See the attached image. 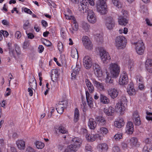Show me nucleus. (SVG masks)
I'll return each instance as SVG.
<instances>
[{
    "label": "nucleus",
    "mask_w": 152,
    "mask_h": 152,
    "mask_svg": "<svg viewBox=\"0 0 152 152\" xmlns=\"http://www.w3.org/2000/svg\"><path fill=\"white\" fill-rule=\"evenodd\" d=\"M87 2L82 0L79 4V11L81 14H84L87 12V18L88 21L91 23H95L96 21V18L94 12L91 10H87L86 8Z\"/></svg>",
    "instance_id": "nucleus-1"
},
{
    "label": "nucleus",
    "mask_w": 152,
    "mask_h": 152,
    "mask_svg": "<svg viewBox=\"0 0 152 152\" xmlns=\"http://www.w3.org/2000/svg\"><path fill=\"white\" fill-rule=\"evenodd\" d=\"M109 69L112 76L114 78H117L118 76L120 67L117 63H111L109 65Z\"/></svg>",
    "instance_id": "nucleus-2"
},
{
    "label": "nucleus",
    "mask_w": 152,
    "mask_h": 152,
    "mask_svg": "<svg viewBox=\"0 0 152 152\" xmlns=\"http://www.w3.org/2000/svg\"><path fill=\"white\" fill-rule=\"evenodd\" d=\"M131 42L132 44L135 45L136 50L137 54L140 55H142L143 54L145 47L142 40L136 42L132 41Z\"/></svg>",
    "instance_id": "nucleus-3"
},
{
    "label": "nucleus",
    "mask_w": 152,
    "mask_h": 152,
    "mask_svg": "<svg viewBox=\"0 0 152 152\" xmlns=\"http://www.w3.org/2000/svg\"><path fill=\"white\" fill-rule=\"evenodd\" d=\"M122 15L118 18L119 24L122 26H125L128 23V16L127 11L123 10L122 11Z\"/></svg>",
    "instance_id": "nucleus-4"
},
{
    "label": "nucleus",
    "mask_w": 152,
    "mask_h": 152,
    "mask_svg": "<svg viewBox=\"0 0 152 152\" xmlns=\"http://www.w3.org/2000/svg\"><path fill=\"white\" fill-rule=\"evenodd\" d=\"M99 54L101 59L104 63L108 62L110 59L111 58L109 54L104 50L100 49Z\"/></svg>",
    "instance_id": "nucleus-5"
},
{
    "label": "nucleus",
    "mask_w": 152,
    "mask_h": 152,
    "mask_svg": "<svg viewBox=\"0 0 152 152\" xmlns=\"http://www.w3.org/2000/svg\"><path fill=\"white\" fill-rule=\"evenodd\" d=\"M126 39H116L115 45L118 49H123L126 47Z\"/></svg>",
    "instance_id": "nucleus-6"
},
{
    "label": "nucleus",
    "mask_w": 152,
    "mask_h": 152,
    "mask_svg": "<svg viewBox=\"0 0 152 152\" xmlns=\"http://www.w3.org/2000/svg\"><path fill=\"white\" fill-rule=\"evenodd\" d=\"M128 81V78L127 73L125 72H123L121 74L119 83L121 85H125L126 84Z\"/></svg>",
    "instance_id": "nucleus-7"
},
{
    "label": "nucleus",
    "mask_w": 152,
    "mask_h": 152,
    "mask_svg": "<svg viewBox=\"0 0 152 152\" xmlns=\"http://www.w3.org/2000/svg\"><path fill=\"white\" fill-rule=\"evenodd\" d=\"M83 65L86 69H89L92 65V61L91 58L88 56H85L83 59Z\"/></svg>",
    "instance_id": "nucleus-8"
},
{
    "label": "nucleus",
    "mask_w": 152,
    "mask_h": 152,
    "mask_svg": "<svg viewBox=\"0 0 152 152\" xmlns=\"http://www.w3.org/2000/svg\"><path fill=\"white\" fill-rule=\"evenodd\" d=\"M68 104L66 101H64L58 104L56 108L58 113L60 114H62L64 111V108L66 107V105Z\"/></svg>",
    "instance_id": "nucleus-9"
},
{
    "label": "nucleus",
    "mask_w": 152,
    "mask_h": 152,
    "mask_svg": "<svg viewBox=\"0 0 152 152\" xmlns=\"http://www.w3.org/2000/svg\"><path fill=\"white\" fill-rule=\"evenodd\" d=\"M105 25L108 29H112L115 26V25L113 18L111 17L107 18L105 20Z\"/></svg>",
    "instance_id": "nucleus-10"
},
{
    "label": "nucleus",
    "mask_w": 152,
    "mask_h": 152,
    "mask_svg": "<svg viewBox=\"0 0 152 152\" xmlns=\"http://www.w3.org/2000/svg\"><path fill=\"white\" fill-rule=\"evenodd\" d=\"M108 94L112 99L116 98L118 95V91L116 88H110L107 90Z\"/></svg>",
    "instance_id": "nucleus-11"
},
{
    "label": "nucleus",
    "mask_w": 152,
    "mask_h": 152,
    "mask_svg": "<svg viewBox=\"0 0 152 152\" xmlns=\"http://www.w3.org/2000/svg\"><path fill=\"white\" fill-rule=\"evenodd\" d=\"M107 5L106 4H100V3H97L96 8L97 11L102 15L106 14L107 12Z\"/></svg>",
    "instance_id": "nucleus-12"
},
{
    "label": "nucleus",
    "mask_w": 152,
    "mask_h": 152,
    "mask_svg": "<svg viewBox=\"0 0 152 152\" xmlns=\"http://www.w3.org/2000/svg\"><path fill=\"white\" fill-rule=\"evenodd\" d=\"M132 119L133 122L136 126H139L141 124V121L138 113L137 111L134 112L132 114Z\"/></svg>",
    "instance_id": "nucleus-13"
},
{
    "label": "nucleus",
    "mask_w": 152,
    "mask_h": 152,
    "mask_svg": "<svg viewBox=\"0 0 152 152\" xmlns=\"http://www.w3.org/2000/svg\"><path fill=\"white\" fill-rule=\"evenodd\" d=\"M91 134H86V138L88 141L92 142L95 140L97 138H99V140L101 139V137L99 134H93V132H91Z\"/></svg>",
    "instance_id": "nucleus-14"
},
{
    "label": "nucleus",
    "mask_w": 152,
    "mask_h": 152,
    "mask_svg": "<svg viewBox=\"0 0 152 152\" xmlns=\"http://www.w3.org/2000/svg\"><path fill=\"white\" fill-rule=\"evenodd\" d=\"M83 44L86 49L91 50L93 48V44L90 39H82Z\"/></svg>",
    "instance_id": "nucleus-15"
},
{
    "label": "nucleus",
    "mask_w": 152,
    "mask_h": 152,
    "mask_svg": "<svg viewBox=\"0 0 152 152\" xmlns=\"http://www.w3.org/2000/svg\"><path fill=\"white\" fill-rule=\"evenodd\" d=\"M126 132L128 134H132L134 131V125L131 121H128L125 128Z\"/></svg>",
    "instance_id": "nucleus-16"
},
{
    "label": "nucleus",
    "mask_w": 152,
    "mask_h": 152,
    "mask_svg": "<svg viewBox=\"0 0 152 152\" xmlns=\"http://www.w3.org/2000/svg\"><path fill=\"white\" fill-rule=\"evenodd\" d=\"M86 99L88 106L90 107H93L94 104V100L91 95L89 92L86 91Z\"/></svg>",
    "instance_id": "nucleus-17"
},
{
    "label": "nucleus",
    "mask_w": 152,
    "mask_h": 152,
    "mask_svg": "<svg viewBox=\"0 0 152 152\" xmlns=\"http://www.w3.org/2000/svg\"><path fill=\"white\" fill-rule=\"evenodd\" d=\"M74 66H72V67H73V69L72 72L71 73L72 79H75L76 77V75L79 72L80 70V66L78 64H76V67L74 68Z\"/></svg>",
    "instance_id": "nucleus-18"
},
{
    "label": "nucleus",
    "mask_w": 152,
    "mask_h": 152,
    "mask_svg": "<svg viewBox=\"0 0 152 152\" xmlns=\"http://www.w3.org/2000/svg\"><path fill=\"white\" fill-rule=\"evenodd\" d=\"M73 23L72 27L69 28L70 32L72 34L75 33L78 29V24L76 20L72 21Z\"/></svg>",
    "instance_id": "nucleus-19"
},
{
    "label": "nucleus",
    "mask_w": 152,
    "mask_h": 152,
    "mask_svg": "<svg viewBox=\"0 0 152 152\" xmlns=\"http://www.w3.org/2000/svg\"><path fill=\"white\" fill-rule=\"evenodd\" d=\"M127 91L130 95H135V91L132 83H130L129 84L127 89Z\"/></svg>",
    "instance_id": "nucleus-20"
},
{
    "label": "nucleus",
    "mask_w": 152,
    "mask_h": 152,
    "mask_svg": "<svg viewBox=\"0 0 152 152\" xmlns=\"http://www.w3.org/2000/svg\"><path fill=\"white\" fill-rule=\"evenodd\" d=\"M145 66L148 72L152 73V60L151 59H148L146 60Z\"/></svg>",
    "instance_id": "nucleus-21"
},
{
    "label": "nucleus",
    "mask_w": 152,
    "mask_h": 152,
    "mask_svg": "<svg viewBox=\"0 0 152 152\" xmlns=\"http://www.w3.org/2000/svg\"><path fill=\"white\" fill-rule=\"evenodd\" d=\"M115 108L117 111L120 112V113H122L125 110V107L121 102L117 103L115 106Z\"/></svg>",
    "instance_id": "nucleus-22"
},
{
    "label": "nucleus",
    "mask_w": 152,
    "mask_h": 152,
    "mask_svg": "<svg viewBox=\"0 0 152 152\" xmlns=\"http://www.w3.org/2000/svg\"><path fill=\"white\" fill-rule=\"evenodd\" d=\"M72 141L73 144L80 147L81 145L83 140L80 138L76 137L72 139Z\"/></svg>",
    "instance_id": "nucleus-23"
},
{
    "label": "nucleus",
    "mask_w": 152,
    "mask_h": 152,
    "mask_svg": "<svg viewBox=\"0 0 152 152\" xmlns=\"http://www.w3.org/2000/svg\"><path fill=\"white\" fill-rule=\"evenodd\" d=\"M115 111L114 108L110 106L107 108L104 109V112L107 115H112Z\"/></svg>",
    "instance_id": "nucleus-24"
},
{
    "label": "nucleus",
    "mask_w": 152,
    "mask_h": 152,
    "mask_svg": "<svg viewBox=\"0 0 152 152\" xmlns=\"http://www.w3.org/2000/svg\"><path fill=\"white\" fill-rule=\"evenodd\" d=\"M93 83L94 86L99 90L102 91L104 90V86L103 83L98 82L94 79L93 80Z\"/></svg>",
    "instance_id": "nucleus-25"
},
{
    "label": "nucleus",
    "mask_w": 152,
    "mask_h": 152,
    "mask_svg": "<svg viewBox=\"0 0 152 152\" xmlns=\"http://www.w3.org/2000/svg\"><path fill=\"white\" fill-rule=\"evenodd\" d=\"M88 125L90 129H94L96 126L97 124L94 119L91 118L89 120Z\"/></svg>",
    "instance_id": "nucleus-26"
},
{
    "label": "nucleus",
    "mask_w": 152,
    "mask_h": 152,
    "mask_svg": "<svg viewBox=\"0 0 152 152\" xmlns=\"http://www.w3.org/2000/svg\"><path fill=\"white\" fill-rule=\"evenodd\" d=\"M99 99L101 103L104 104H108L110 102L109 98L104 95L100 94Z\"/></svg>",
    "instance_id": "nucleus-27"
},
{
    "label": "nucleus",
    "mask_w": 152,
    "mask_h": 152,
    "mask_svg": "<svg viewBox=\"0 0 152 152\" xmlns=\"http://www.w3.org/2000/svg\"><path fill=\"white\" fill-rule=\"evenodd\" d=\"M124 124V122L123 119L122 118H120L117 121H115L114 123V126L118 128H121L122 126H123Z\"/></svg>",
    "instance_id": "nucleus-28"
},
{
    "label": "nucleus",
    "mask_w": 152,
    "mask_h": 152,
    "mask_svg": "<svg viewBox=\"0 0 152 152\" xmlns=\"http://www.w3.org/2000/svg\"><path fill=\"white\" fill-rule=\"evenodd\" d=\"M86 83L88 89L90 93H92L94 91V88L92 83L88 79L86 80Z\"/></svg>",
    "instance_id": "nucleus-29"
},
{
    "label": "nucleus",
    "mask_w": 152,
    "mask_h": 152,
    "mask_svg": "<svg viewBox=\"0 0 152 152\" xmlns=\"http://www.w3.org/2000/svg\"><path fill=\"white\" fill-rule=\"evenodd\" d=\"M129 143L132 148L135 146H138L139 145L137 139L135 137L131 138L130 139Z\"/></svg>",
    "instance_id": "nucleus-30"
},
{
    "label": "nucleus",
    "mask_w": 152,
    "mask_h": 152,
    "mask_svg": "<svg viewBox=\"0 0 152 152\" xmlns=\"http://www.w3.org/2000/svg\"><path fill=\"white\" fill-rule=\"evenodd\" d=\"M16 144L18 148L20 150H23L25 148V142L22 140H18L16 142Z\"/></svg>",
    "instance_id": "nucleus-31"
},
{
    "label": "nucleus",
    "mask_w": 152,
    "mask_h": 152,
    "mask_svg": "<svg viewBox=\"0 0 152 152\" xmlns=\"http://www.w3.org/2000/svg\"><path fill=\"white\" fill-rule=\"evenodd\" d=\"M98 147L99 149H100L103 152H106L108 149L107 145L105 143H102L99 144Z\"/></svg>",
    "instance_id": "nucleus-32"
},
{
    "label": "nucleus",
    "mask_w": 152,
    "mask_h": 152,
    "mask_svg": "<svg viewBox=\"0 0 152 152\" xmlns=\"http://www.w3.org/2000/svg\"><path fill=\"white\" fill-rule=\"evenodd\" d=\"M143 152H152V144L147 143L144 147Z\"/></svg>",
    "instance_id": "nucleus-33"
},
{
    "label": "nucleus",
    "mask_w": 152,
    "mask_h": 152,
    "mask_svg": "<svg viewBox=\"0 0 152 152\" xmlns=\"http://www.w3.org/2000/svg\"><path fill=\"white\" fill-rule=\"evenodd\" d=\"M96 121H97L99 124L101 125L105 124L106 123L104 118L102 117L98 116L96 118Z\"/></svg>",
    "instance_id": "nucleus-34"
},
{
    "label": "nucleus",
    "mask_w": 152,
    "mask_h": 152,
    "mask_svg": "<svg viewBox=\"0 0 152 152\" xmlns=\"http://www.w3.org/2000/svg\"><path fill=\"white\" fill-rule=\"evenodd\" d=\"M74 121L76 123L79 120L80 113L78 109L76 108L74 112Z\"/></svg>",
    "instance_id": "nucleus-35"
},
{
    "label": "nucleus",
    "mask_w": 152,
    "mask_h": 152,
    "mask_svg": "<svg viewBox=\"0 0 152 152\" xmlns=\"http://www.w3.org/2000/svg\"><path fill=\"white\" fill-rule=\"evenodd\" d=\"M67 148V149H69L72 152H75L77 150L79 147L73 144L69 145Z\"/></svg>",
    "instance_id": "nucleus-36"
},
{
    "label": "nucleus",
    "mask_w": 152,
    "mask_h": 152,
    "mask_svg": "<svg viewBox=\"0 0 152 152\" xmlns=\"http://www.w3.org/2000/svg\"><path fill=\"white\" fill-rule=\"evenodd\" d=\"M37 148L38 149H42L45 146V144L42 142L39 141H36L35 143Z\"/></svg>",
    "instance_id": "nucleus-37"
},
{
    "label": "nucleus",
    "mask_w": 152,
    "mask_h": 152,
    "mask_svg": "<svg viewBox=\"0 0 152 152\" xmlns=\"http://www.w3.org/2000/svg\"><path fill=\"white\" fill-rule=\"evenodd\" d=\"M59 132L63 134H67L68 131L66 129L63 125H61L58 127Z\"/></svg>",
    "instance_id": "nucleus-38"
},
{
    "label": "nucleus",
    "mask_w": 152,
    "mask_h": 152,
    "mask_svg": "<svg viewBox=\"0 0 152 152\" xmlns=\"http://www.w3.org/2000/svg\"><path fill=\"white\" fill-rule=\"evenodd\" d=\"M71 56L73 58L78 57L77 50L75 48H73L71 50Z\"/></svg>",
    "instance_id": "nucleus-39"
},
{
    "label": "nucleus",
    "mask_w": 152,
    "mask_h": 152,
    "mask_svg": "<svg viewBox=\"0 0 152 152\" xmlns=\"http://www.w3.org/2000/svg\"><path fill=\"white\" fill-rule=\"evenodd\" d=\"M81 25L82 28L86 31H88L90 28V26L88 23L84 21L82 22Z\"/></svg>",
    "instance_id": "nucleus-40"
},
{
    "label": "nucleus",
    "mask_w": 152,
    "mask_h": 152,
    "mask_svg": "<svg viewBox=\"0 0 152 152\" xmlns=\"http://www.w3.org/2000/svg\"><path fill=\"white\" fill-rule=\"evenodd\" d=\"M112 2L114 5L118 8H120L122 7V4L120 1V0H112Z\"/></svg>",
    "instance_id": "nucleus-41"
},
{
    "label": "nucleus",
    "mask_w": 152,
    "mask_h": 152,
    "mask_svg": "<svg viewBox=\"0 0 152 152\" xmlns=\"http://www.w3.org/2000/svg\"><path fill=\"white\" fill-rule=\"evenodd\" d=\"M7 46L8 49L9 50V53L11 56H14V51L12 48V43L10 42L8 43Z\"/></svg>",
    "instance_id": "nucleus-42"
},
{
    "label": "nucleus",
    "mask_w": 152,
    "mask_h": 152,
    "mask_svg": "<svg viewBox=\"0 0 152 152\" xmlns=\"http://www.w3.org/2000/svg\"><path fill=\"white\" fill-rule=\"evenodd\" d=\"M135 79L137 84H140L143 83V78L140 75H137Z\"/></svg>",
    "instance_id": "nucleus-43"
},
{
    "label": "nucleus",
    "mask_w": 152,
    "mask_h": 152,
    "mask_svg": "<svg viewBox=\"0 0 152 152\" xmlns=\"http://www.w3.org/2000/svg\"><path fill=\"white\" fill-rule=\"evenodd\" d=\"M108 132V130L106 128L102 127L100 128V133L103 136L106 135Z\"/></svg>",
    "instance_id": "nucleus-44"
},
{
    "label": "nucleus",
    "mask_w": 152,
    "mask_h": 152,
    "mask_svg": "<svg viewBox=\"0 0 152 152\" xmlns=\"http://www.w3.org/2000/svg\"><path fill=\"white\" fill-rule=\"evenodd\" d=\"M94 72L96 75L98 77H101L102 76V71L101 68L94 70Z\"/></svg>",
    "instance_id": "nucleus-45"
},
{
    "label": "nucleus",
    "mask_w": 152,
    "mask_h": 152,
    "mask_svg": "<svg viewBox=\"0 0 152 152\" xmlns=\"http://www.w3.org/2000/svg\"><path fill=\"white\" fill-rule=\"evenodd\" d=\"M29 84L31 87H33L34 85L37 86V83L34 77H33L30 79Z\"/></svg>",
    "instance_id": "nucleus-46"
},
{
    "label": "nucleus",
    "mask_w": 152,
    "mask_h": 152,
    "mask_svg": "<svg viewBox=\"0 0 152 152\" xmlns=\"http://www.w3.org/2000/svg\"><path fill=\"white\" fill-rule=\"evenodd\" d=\"M2 34L4 37H7L9 35V34L7 31L1 30L0 31V38L1 37L2 38Z\"/></svg>",
    "instance_id": "nucleus-47"
},
{
    "label": "nucleus",
    "mask_w": 152,
    "mask_h": 152,
    "mask_svg": "<svg viewBox=\"0 0 152 152\" xmlns=\"http://www.w3.org/2000/svg\"><path fill=\"white\" fill-rule=\"evenodd\" d=\"M105 81L106 83L113 85V80L112 79L111 77L108 76L107 74V77L105 79Z\"/></svg>",
    "instance_id": "nucleus-48"
},
{
    "label": "nucleus",
    "mask_w": 152,
    "mask_h": 152,
    "mask_svg": "<svg viewBox=\"0 0 152 152\" xmlns=\"http://www.w3.org/2000/svg\"><path fill=\"white\" fill-rule=\"evenodd\" d=\"M43 39L42 40V42L43 44L47 46H49L51 45V42L46 39Z\"/></svg>",
    "instance_id": "nucleus-49"
},
{
    "label": "nucleus",
    "mask_w": 152,
    "mask_h": 152,
    "mask_svg": "<svg viewBox=\"0 0 152 152\" xmlns=\"http://www.w3.org/2000/svg\"><path fill=\"white\" fill-rule=\"evenodd\" d=\"M147 116L146 117V119L148 121H152V113H150L148 111L146 112Z\"/></svg>",
    "instance_id": "nucleus-50"
},
{
    "label": "nucleus",
    "mask_w": 152,
    "mask_h": 152,
    "mask_svg": "<svg viewBox=\"0 0 152 152\" xmlns=\"http://www.w3.org/2000/svg\"><path fill=\"white\" fill-rule=\"evenodd\" d=\"M134 64L133 61L130 60L129 61L128 67L129 70L131 71L134 67Z\"/></svg>",
    "instance_id": "nucleus-51"
},
{
    "label": "nucleus",
    "mask_w": 152,
    "mask_h": 152,
    "mask_svg": "<svg viewBox=\"0 0 152 152\" xmlns=\"http://www.w3.org/2000/svg\"><path fill=\"white\" fill-rule=\"evenodd\" d=\"M114 138L116 141L119 140L122 138V134L121 133H117L114 136Z\"/></svg>",
    "instance_id": "nucleus-52"
},
{
    "label": "nucleus",
    "mask_w": 152,
    "mask_h": 152,
    "mask_svg": "<svg viewBox=\"0 0 152 152\" xmlns=\"http://www.w3.org/2000/svg\"><path fill=\"white\" fill-rule=\"evenodd\" d=\"M58 49L60 53H61L63 51V45L61 42H59L58 44Z\"/></svg>",
    "instance_id": "nucleus-53"
},
{
    "label": "nucleus",
    "mask_w": 152,
    "mask_h": 152,
    "mask_svg": "<svg viewBox=\"0 0 152 152\" xmlns=\"http://www.w3.org/2000/svg\"><path fill=\"white\" fill-rule=\"evenodd\" d=\"M83 101V100H82ZM83 105L81 104V108L83 110L84 112H86V103L84 102H83L82 101Z\"/></svg>",
    "instance_id": "nucleus-54"
},
{
    "label": "nucleus",
    "mask_w": 152,
    "mask_h": 152,
    "mask_svg": "<svg viewBox=\"0 0 152 152\" xmlns=\"http://www.w3.org/2000/svg\"><path fill=\"white\" fill-rule=\"evenodd\" d=\"M15 50L18 55H19L20 54V47L17 44H15L14 45Z\"/></svg>",
    "instance_id": "nucleus-55"
},
{
    "label": "nucleus",
    "mask_w": 152,
    "mask_h": 152,
    "mask_svg": "<svg viewBox=\"0 0 152 152\" xmlns=\"http://www.w3.org/2000/svg\"><path fill=\"white\" fill-rule=\"evenodd\" d=\"M113 152H120V149L117 146H114L112 148Z\"/></svg>",
    "instance_id": "nucleus-56"
},
{
    "label": "nucleus",
    "mask_w": 152,
    "mask_h": 152,
    "mask_svg": "<svg viewBox=\"0 0 152 152\" xmlns=\"http://www.w3.org/2000/svg\"><path fill=\"white\" fill-rule=\"evenodd\" d=\"M29 25V21L28 20H26L23 25V28L25 30L27 29L28 28Z\"/></svg>",
    "instance_id": "nucleus-57"
},
{
    "label": "nucleus",
    "mask_w": 152,
    "mask_h": 152,
    "mask_svg": "<svg viewBox=\"0 0 152 152\" xmlns=\"http://www.w3.org/2000/svg\"><path fill=\"white\" fill-rule=\"evenodd\" d=\"M65 16L66 19L69 20H72V21L74 20H76L74 17L72 16H69L68 15L65 14Z\"/></svg>",
    "instance_id": "nucleus-58"
},
{
    "label": "nucleus",
    "mask_w": 152,
    "mask_h": 152,
    "mask_svg": "<svg viewBox=\"0 0 152 152\" xmlns=\"http://www.w3.org/2000/svg\"><path fill=\"white\" fill-rule=\"evenodd\" d=\"M44 48L42 45H39L38 48V51L39 53H41L44 51Z\"/></svg>",
    "instance_id": "nucleus-59"
},
{
    "label": "nucleus",
    "mask_w": 152,
    "mask_h": 152,
    "mask_svg": "<svg viewBox=\"0 0 152 152\" xmlns=\"http://www.w3.org/2000/svg\"><path fill=\"white\" fill-rule=\"evenodd\" d=\"M29 45V42L27 41L26 40L24 42L23 45V48L24 49L26 48Z\"/></svg>",
    "instance_id": "nucleus-60"
},
{
    "label": "nucleus",
    "mask_w": 152,
    "mask_h": 152,
    "mask_svg": "<svg viewBox=\"0 0 152 152\" xmlns=\"http://www.w3.org/2000/svg\"><path fill=\"white\" fill-rule=\"evenodd\" d=\"M140 8L141 11L143 12H145L147 11V8L144 5H141Z\"/></svg>",
    "instance_id": "nucleus-61"
},
{
    "label": "nucleus",
    "mask_w": 152,
    "mask_h": 152,
    "mask_svg": "<svg viewBox=\"0 0 152 152\" xmlns=\"http://www.w3.org/2000/svg\"><path fill=\"white\" fill-rule=\"evenodd\" d=\"M122 148L124 150H125L127 148V145L126 143L122 142L121 144Z\"/></svg>",
    "instance_id": "nucleus-62"
},
{
    "label": "nucleus",
    "mask_w": 152,
    "mask_h": 152,
    "mask_svg": "<svg viewBox=\"0 0 152 152\" xmlns=\"http://www.w3.org/2000/svg\"><path fill=\"white\" fill-rule=\"evenodd\" d=\"M93 66L94 70L101 68L96 63L94 64Z\"/></svg>",
    "instance_id": "nucleus-63"
},
{
    "label": "nucleus",
    "mask_w": 152,
    "mask_h": 152,
    "mask_svg": "<svg viewBox=\"0 0 152 152\" xmlns=\"http://www.w3.org/2000/svg\"><path fill=\"white\" fill-rule=\"evenodd\" d=\"M86 150L88 151H91L92 150V147L89 144H87L85 146Z\"/></svg>",
    "instance_id": "nucleus-64"
}]
</instances>
